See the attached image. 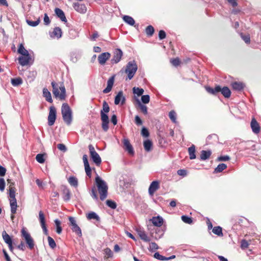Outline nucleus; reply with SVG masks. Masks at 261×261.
I'll return each mask as SVG.
<instances>
[{
	"label": "nucleus",
	"mask_w": 261,
	"mask_h": 261,
	"mask_svg": "<svg viewBox=\"0 0 261 261\" xmlns=\"http://www.w3.org/2000/svg\"><path fill=\"white\" fill-rule=\"evenodd\" d=\"M107 205L112 209H115L117 207V204L116 202L111 200H107L106 201Z\"/></svg>",
	"instance_id": "50"
},
{
	"label": "nucleus",
	"mask_w": 261,
	"mask_h": 261,
	"mask_svg": "<svg viewBox=\"0 0 261 261\" xmlns=\"http://www.w3.org/2000/svg\"><path fill=\"white\" fill-rule=\"evenodd\" d=\"M181 220L186 223L187 224H191L193 222V220L191 217H188L187 216H182Z\"/></svg>",
	"instance_id": "49"
},
{
	"label": "nucleus",
	"mask_w": 261,
	"mask_h": 261,
	"mask_svg": "<svg viewBox=\"0 0 261 261\" xmlns=\"http://www.w3.org/2000/svg\"><path fill=\"white\" fill-rule=\"evenodd\" d=\"M63 198L65 201H68L71 198V193L68 188L65 186L62 187Z\"/></svg>",
	"instance_id": "21"
},
{
	"label": "nucleus",
	"mask_w": 261,
	"mask_h": 261,
	"mask_svg": "<svg viewBox=\"0 0 261 261\" xmlns=\"http://www.w3.org/2000/svg\"><path fill=\"white\" fill-rule=\"evenodd\" d=\"M249 244L248 242L245 240L241 241V247L242 249H246L248 247Z\"/></svg>",
	"instance_id": "61"
},
{
	"label": "nucleus",
	"mask_w": 261,
	"mask_h": 261,
	"mask_svg": "<svg viewBox=\"0 0 261 261\" xmlns=\"http://www.w3.org/2000/svg\"><path fill=\"white\" fill-rule=\"evenodd\" d=\"M53 93L54 96L59 98L60 100H65L66 98V89L63 83H56L52 82Z\"/></svg>",
	"instance_id": "1"
},
{
	"label": "nucleus",
	"mask_w": 261,
	"mask_h": 261,
	"mask_svg": "<svg viewBox=\"0 0 261 261\" xmlns=\"http://www.w3.org/2000/svg\"><path fill=\"white\" fill-rule=\"evenodd\" d=\"M220 92H221V93L225 97L228 98V88L227 87H224L222 88H221Z\"/></svg>",
	"instance_id": "54"
},
{
	"label": "nucleus",
	"mask_w": 261,
	"mask_h": 261,
	"mask_svg": "<svg viewBox=\"0 0 261 261\" xmlns=\"http://www.w3.org/2000/svg\"><path fill=\"white\" fill-rule=\"evenodd\" d=\"M48 245L52 249H54L56 247V244L54 240L50 236L47 237Z\"/></svg>",
	"instance_id": "48"
},
{
	"label": "nucleus",
	"mask_w": 261,
	"mask_h": 261,
	"mask_svg": "<svg viewBox=\"0 0 261 261\" xmlns=\"http://www.w3.org/2000/svg\"><path fill=\"white\" fill-rule=\"evenodd\" d=\"M73 7L74 10L79 13L84 14L87 11V8L85 5L79 3H74Z\"/></svg>",
	"instance_id": "16"
},
{
	"label": "nucleus",
	"mask_w": 261,
	"mask_h": 261,
	"mask_svg": "<svg viewBox=\"0 0 261 261\" xmlns=\"http://www.w3.org/2000/svg\"><path fill=\"white\" fill-rule=\"evenodd\" d=\"M159 182L157 180L152 181L148 189V193L149 195L153 196L154 192L159 189Z\"/></svg>",
	"instance_id": "17"
},
{
	"label": "nucleus",
	"mask_w": 261,
	"mask_h": 261,
	"mask_svg": "<svg viewBox=\"0 0 261 261\" xmlns=\"http://www.w3.org/2000/svg\"><path fill=\"white\" fill-rule=\"evenodd\" d=\"M141 100L144 103H148L150 100V97L148 95H142Z\"/></svg>",
	"instance_id": "57"
},
{
	"label": "nucleus",
	"mask_w": 261,
	"mask_h": 261,
	"mask_svg": "<svg viewBox=\"0 0 261 261\" xmlns=\"http://www.w3.org/2000/svg\"><path fill=\"white\" fill-rule=\"evenodd\" d=\"M90 155L93 162L96 166H99L101 164V159L98 153L95 150L94 147L90 144L88 146Z\"/></svg>",
	"instance_id": "7"
},
{
	"label": "nucleus",
	"mask_w": 261,
	"mask_h": 261,
	"mask_svg": "<svg viewBox=\"0 0 261 261\" xmlns=\"http://www.w3.org/2000/svg\"><path fill=\"white\" fill-rule=\"evenodd\" d=\"M57 148L61 151L65 152L67 150V148L63 144H59L57 145Z\"/></svg>",
	"instance_id": "62"
},
{
	"label": "nucleus",
	"mask_w": 261,
	"mask_h": 261,
	"mask_svg": "<svg viewBox=\"0 0 261 261\" xmlns=\"http://www.w3.org/2000/svg\"><path fill=\"white\" fill-rule=\"evenodd\" d=\"M10 204L11 206V213L15 214L17 207L16 199H10Z\"/></svg>",
	"instance_id": "30"
},
{
	"label": "nucleus",
	"mask_w": 261,
	"mask_h": 261,
	"mask_svg": "<svg viewBox=\"0 0 261 261\" xmlns=\"http://www.w3.org/2000/svg\"><path fill=\"white\" fill-rule=\"evenodd\" d=\"M5 188V181L4 178H0V190L3 191Z\"/></svg>",
	"instance_id": "60"
},
{
	"label": "nucleus",
	"mask_w": 261,
	"mask_h": 261,
	"mask_svg": "<svg viewBox=\"0 0 261 261\" xmlns=\"http://www.w3.org/2000/svg\"><path fill=\"white\" fill-rule=\"evenodd\" d=\"M95 182L100 195V199L103 201L107 198L108 195V185L106 181L102 180L98 175L95 178Z\"/></svg>",
	"instance_id": "3"
},
{
	"label": "nucleus",
	"mask_w": 261,
	"mask_h": 261,
	"mask_svg": "<svg viewBox=\"0 0 261 261\" xmlns=\"http://www.w3.org/2000/svg\"><path fill=\"white\" fill-rule=\"evenodd\" d=\"M212 231L214 233L217 234L218 236H221L223 234L222 228L220 226L214 227L212 229Z\"/></svg>",
	"instance_id": "41"
},
{
	"label": "nucleus",
	"mask_w": 261,
	"mask_h": 261,
	"mask_svg": "<svg viewBox=\"0 0 261 261\" xmlns=\"http://www.w3.org/2000/svg\"><path fill=\"white\" fill-rule=\"evenodd\" d=\"M229 5H231L234 9L231 11V13L236 14L240 11V9L236 8L238 3L237 0H229Z\"/></svg>",
	"instance_id": "28"
},
{
	"label": "nucleus",
	"mask_w": 261,
	"mask_h": 261,
	"mask_svg": "<svg viewBox=\"0 0 261 261\" xmlns=\"http://www.w3.org/2000/svg\"><path fill=\"white\" fill-rule=\"evenodd\" d=\"M166 33L164 31L161 30L159 33V37L160 40H162L166 38Z\"/></svg>",
	"instance_id": "63"
},
{
	"label": "nucleus",
	"mask_w": 261,
	"mask_h": 261,
	"mask_svg": "<svg viewBox=\"0 0 261 261\" xmlns=\"http://www.w3.org/2000/svg\"><path fill=\"white\" fill-rule=\"evenodd\" d=\"M231 85L233 90L238 91L242 90L245 86V84L241 82H233L231 83Z\"/></svg>",
	"instance_id": "22"
},
{
	"label": "nucleus",
	"mask_w": 261,
	"mask_h": 261,
	"mask_svg": "<svg viewBox=\"0 0 261 261\" xmlns=\"http://www.w3.org/2000/svg\"><path fill=\"white\" fill-rule=\"evenodd\" d=\"M45 155V154H42V153H39L37 154L36 156V161L41 164L44 163L45 162V159L44 156Z\"/></svg>",
	"instance_id": "42"
},
{
	"label": "nucleus",
	"mask_w": 261,
	"mask_h": 261,
	"mask_svg": "<svg viewBox=\"0 0 261 261\" xmlns=\"http://www.w3.org/2000/svg\"><path fill=\"white\" fill-rule=\"evenodd\" d=\"M69 221L70 222V225L71 226V229L73 232H75L79 236H82V231L79 226L77 225L76 221L74 217H69Z\"/></svg>",
	"instance_id": "9"
},
{
	"label": "nucleus",
	"mask_w": 261,
	"mask_h": 261,
	"mask_svg": "<svg viewBox=\"0 0 261 261\" xmlns=\"http://www.w3.org/2000/svg\"><path fill=\"white\" fill-rule=\"evenodd\" d=\"M169 117L173 123H176V114L174 111L169 112Z\"/></svg>",
	"instance_id": "46"
},
{
	"label": "nucleus",
	"mask_w": 261,
	"mask_h": 261,
	"mask_svg": "<svg viewBox=\"0 0 261 261\" xmlns=\"http://www.w3.org/2000/svg\"><path fill=\"white\" fill-rule=\"evenodd\" d=\"M21 236L24 238L29 248L31 250L34 247L35 244L33 238L30 234L27 231L25 228H23L21 230Z\"/></svg>",
	"instance_id": "6"
},
{
	"label": "nucleus",
	"mask_w": 261,
	"mask_h": 261,
	"mask_svg": "<svg viewBox=\"0 0 261 261\" xmlns=\"http://www.w3.org/2000/svg\"><path fill=\"white\" fill-rule=\"evenodd\" d=\"M123 20L127 24L133 26L135 23V21L134 18L128 15H124L123 17Z\"/></svg>",
	"instance_id": "33"
},
{
	"label": "nucleus",
	"mask_w": 261,
	"mask_h": 261,
	"mask_svg": "<svg viewBox=\"0 0 261 261\" xmlns=\"http://www.w3.org/2000/svg\"><path fill=\"white\" fill-rule=\"evenodd\" d=\"M69 184L74 187H77L78 186L77 179L74 176H70L68 180Z\"/></svg>",
	"instance_id": "36"
},
{
	"label": "nucleus",
	"mask_w": 261,
	"mask_h": 261,
	"mask_svg": "<svg viewBox=\"0 0 261 261\" xmlns=\"http://www.w3.org/2000/svg\"><path fill=\"white\" fill-rule=\"evenodd\" d=\"M111 54L108 52L103 53L99 55L98 60L101 65H103L110 58Z\"/></svg>",
	"instance_id": "20"
},
{
	"label": "nucleus",
	"mask_w": 261,
	"mask_h": 261,
	"mask_svg": "<svg viewBox=\"0 0 261 261\" xmlns=\"http://www.w3.org/2000/svg\"><path fill=\"white\" fill-rule=\"evenodd\" d=\"M18 60L19 63L23 66L32 64L34 62V60L30 54H27V55H22V56L18 58Z\"/></svg>",
	"instance_id": "8"
},
{
	"label": "nucleus",
	"mask_w": 261,
	"mask_h": 261,
	"mask_svg": "<svg viewBox=\"0 0 261 261\" xmlns=\"http://www.w3.org/2000/svg\"><path fill=\"white\" fill-rule=\"evenodd\" d=\"M138 66L134 60L128 62L125 70V72L127 75V79L131 80L135 75Z\"/></svg>",
	"instance_id": "5"
},
{
	"label": "nucleus",
	"mask_w": 261,
	"mask_h": 261,
	"mask_svg": "<svg viewBox=\"0 0 261 261\" xmlns=\"http://www.w3.org/2000/svg\"><path fill=\"white\" fill-rule=\"evenodd\" d=\"M159 249V246L155 242H151L149 244L148 249L151 252H153L155 250Z\"/></svg>",
	"instance_id": "47"
},
{
	"label": "nucleus",
	"mask_w": 261,
	"mask_h": 261,
	"mask_svg": "<svg viewBox=\"0 0 261 261\" xmlns=\"http://www.w3.org/2000/svg\"><path fill=\"white\" fill-rule=\"evenodd\" d=\"M141 135L145 137H148L149 135L148 130L145 127H143L141 130Z\"/></svg>",
	"instance_id": "59"
},
{
	"label": "nucleus",
	"mask_w": 261,
	"mask_h": 261,
	"mask_svg": "<svg viewBox=\"0 0 261 261\" xmlns=\"http://www.w3.org/2000/svg\"><path fill=\"white\" fill-rule=\"evenodd\" d=\"M227 168V165L224 163L220 164L215 169L214 173H220Z\"/></svg>",
	"instance_id": "37"
},
{
	"label": "nucleus",
	"mask_w": 261,
	"mask_h": 261,
	"mask_svg": "<svg viewBox=\"0 0 261 261\" xmlns=\"http://www.w3.org/2000/svg\"><path fill=\"white\" fill-rule=\"evenodd\" d=\"M61 113L64 121L69 125L72 121V111L66 103H64L62 106Z\"/></svg>",
	"instance_id": "4"
},
{
	"label": "nucleus",
	"mask_w": 261,
	"mask_h": 261,
	"mask_svg": "<svg viewBox=\"0 0 261 261\" xmlns=\"http://www.w3.org/2000/svg\"><path fill=\"white\" fill-rule=\"evenodd\" d=\"M125 98L123 95L122 91H119L117 95L115 96L114 103L115 105H118L121 103L123 105L125 103Z\"/></svg>",
	"instance_id": "19"
},
{
	"label": "nucleus",
	"mask_w": 261,
	"mask_h": 261,
	"mask_svg": "<svg viewBox=\"0 0 261 261\" xmlns=\"http://www.w3.org/2000/svg\"><path fill=\"white\" fill-rule=\"evenodd\" d=\"M2 237L5 242L8 244L9 250L11 251H13V242L10 236L6 232L5 230H4L2 232Z\"/></svg>",
	"instance_id": "13"
},
{
	"label": "nucleus",
	"mask_w": 261,
	"mask_h": 261,
	"mask_svg": "<svg viewBox=\"0 0 261 261\" xmlns=\"http://www.w3.org/2000/svg\"><path fill=\"white\" fill-rule=\"evenodd\" d=\"M55 223L56 226V232L57 233L60 234L62 230V227L61 226V222L59 220L56 219L55 220Z\"/></svg>",
	"instance_id": "44"
},
{
	"label": "nucleus",
	"mask_w": 261,
	"mask_h": 261,
	"mask_svg": "<svg viewBox=\"0 0 261 261\" xmlns=\"http://www.w3.org/2000/svg\"><path fill=\"white\" fill-rule=\"evenodd\" d=\"M39 219L44 234L47 235L48 230L45 225V217L42 211H40L39 213Z\"/></svg>",
	"instance_id": "15"
},
{
	"label": "nucleus",
	"mask_w": 261,
	"mask_h": 261,
	"mask_svg": "<svg viewBox=\"0 0 261 261\" xmlns=\"http://www.w3.org/2000/svg\"><path fill=\"white\" fill-rule=\"evenodd\" d=\"M56 119V110L55 107H51L49 109V115L48 116V124L52 126Z\"/></svg>",
	"instance_id": "10"
},
{
	"label": "nucleus",
	"mask_w": 261,
	"mask_h": 261,
	"mask_svg": "<svg viewBox=\"0 0 261 261\" xmlns=\"http://www.w3.org/2000/svg\"><path fill=\"white\" fill-rule=\"evenodd\" d=\"M145 32L148 36H151L154 32V29L152 26L148 25L146 28Z\"/></svg>",
	"instance_id": "43"
},
{
	"label": "nucleus",
	"mask_w": 261,
	"mask_h": 261,
	"mask_svg": "<svg viewBox=\"0 0 261 261\" xmlns=\"http://www.w3.org/2000/svg\"><path fill=\"white\" fill-rule=\"evenodd\" d=\"M143 145H144L145 150L146 151L148 152V151H150L151 149V148L152 146V143L150 140H146L144 142Z\"/></svg>",
	"instance_id": "34"
},
{
	"label": "nucleus",
	"mask_w": 261,
	"mask_h": 261,
	"mask_svg": "<svg viewBox=\"0 0 261 261\" xmlns=\"http://www.w3.org/2000/svg\"><path fill=\"white\" fill-rule=\"evenodd\" d=\"M133 90L134 93L137 94L138 96L142 95L144 92L143 89L138 87H134Z\"/></svg>",
	"instance_id": "45"
},
{
	"label": "nucleus",
	"mask_w": 261,
	"mask_h": 261,
	"mask_svg": "<svg viewBox=\"0 0 261 261\" xmlns=\"http://www.w3.org/2000/svg\"><path fill=\"white\" fill-rule=\"evenodd\" d=\"M241 37L242 39L246 43H249L250 41V37L249 35H244L242 33L241 34Z\"/></svg>",
	"instance_id": "53"
},
{
	"label": "nucleus",
	"mask_w": 261,
	"mask_h": 261,
	"mask_svg": "<svg viewBox=\"0 0 261 261\" xmlns=\"http://www.w3.org/2000/svg\"><path fill=\"white\" fill-rule=\"evenodd\" d=\"M153 256L155 258L160 260H166V257L161 255L159 252H155Z\"/></svg>",
	"instance_id": "55"
},
{
	"label": "nucleus",
	"mask_w": 261,
	"mask_h": 261,
	"mask_svg": "<svg viewBox=\"0 0 261 261\" xmlns=\"http://www.w3.org/2000/svg\"><path fill=\"white\" fill-rule=\"evenodd\" d=\"M9 192L10 199H16L15 198V188L10 185Z\"/></svg>",
	"instance_id": "40"
},
{
	"label": "nucleus",
	"mask_w": 261,
	"mask_h": 261,
	"mask_svg": "<svg viewBox=\"0 0 261 261\" xmlns=\"http://www.w3.org/2000/svg\"><path fill=\"white\" fill-rule=\"evenodd\" d=\"M18 53L21 54V55H27V54H29V51L25 49L24 46L22 44H20L17 50Z\"/></svg>",
	"instance_id": "39"
},
{
	"label": "nucleus",
	"mask_w": 261,
	"mask_h": 261,
	"mask_svg": "<svg viewBox=\"0 0 261 261\" xmlns=\"http://www.w3.org/2000/svg\"><path fill=\"white\" fill-rule=\"evenodd\" d=\"M43 95L47 101L50 103L53 102L51 93L46 88H44L43 89Z\"/></svg>",
	"instance_id": "27"
},
{
	"label": "nucleus",
	"mask_w": 261,
	"mask_h": 261,
	"mask_svg": "<svg viewBox=\"0 0 261 261\" xmlns=\"http://www.w3.org/2000/svg\"><path fill=\"white\" fill-rule=\"evenodd\" d=\"M188 152L191 160H193L196 158L195 147L194 145H192L188 148Z\"/></svg>",
	"instance_id": "31"
},
{
	"label": "nucleus",
	"mask_w": 261,
	"mask_h": 261,
	"mask_svg": "<svg viewBox=\"0 0 261 261\" xmlns=\"http://www.w3.org/2000/svg\"><path fill=\"white\" fill-rule=\"evenodd\" d=\"M212 154L210 150H202L200 154V160L204 161L208 159Z\"/></svg>",
	"instance_id": "29"
},
{
	"label": "nucleus",
	"mask_w": 261,
	"mask_h": 261,
	"mask_svg": "<svg viewBox=\"0 0 261 261\" xmlns=\"http://www.w3.org/2000/svg\"><path fill=\"white\" fill-rule=\"evenodd\" d=\"M136 230L142 240L145 242H149L151 241L150 237L148 236L147 234L143 228L140 227H137Z\"/></svg>",
	"instance_id": "11"
},
{
	"label": "nucleus",
	"mask_w": 261,
	"mask_h": 261,
	"mask_svg": "<svg viewBox=\"0 0 261 261\" xmlns=\"http://www.w3.org/2000/svg\"><path fill=\"white\" fill-rule=\"evenodd\" d=\"M91 195L93 199L96 200H98V196L96 194V190L95 187H93L91 189Z\"/></svg>",
	"instance_id": "56"
},
{
	"label": "nucleus",
	"mask_w": 261,
	"mask_h": 261,
	"mask_svg": "<svg viewBox=\"0 0 261 261\" xmlns=\"http://www.w3.org/2000/svg\"><path fill=\"white\" fill-rule=\"evenodd\" d=\"M105 253L108 258L111 257L113 256V252L109 248L105 249Z\"/></svg>",
	"instance_id": "58"
},
{
	"label": "nucleus",
	"mask_w": 261,
	"mask_h": 261,
	"mask_svg": "<svg viewBox=\"0 0 261 261\" xmlns=\"http://www.w3.org/2000/svg\"><path fill=\"white\" fill-rule=\"evenodd\" d=\"M114 82V76L111 77L107 82V86L103 90L104 93H108L110 92L112 88Z\"/></svg>",
	"instance_id": "23"
},
{
	"label": "nucleus",
	"mask_w": 261,
	"mask_h": 261,
	"mask_svg": "<svg viewBox=\"0 0 261 261\" xmlns=\"http://www.w3.org/2000/svg\"><path fill=\"white\" fill-rule=\"evenodd\" d=\"M62 32L59 27H56L54 28V31L50 34V36L51 38H60L62 37Z\"/></svg>",
	"instance_id": "25"
},
{
	"label": "nucleus",
	"mask_w": 261,
	"mask_h": 261,
	"mask_svg": "<svg viewBox=\"0 0 261 261\" xmlns=\"http://www.w3.org/2000/svg\"><path fill=\"white\" fill-rule=\"evenodd\" d=\"M87 218L88 220L95 219L97 221H100L99 217L93 212H91L87 215Z\"/></svg>",
	"instance_id": "35"
},
{
	"label": "nucleus",
	"mask_w": 261,
	"mask_h": 261,
	"mask_svg": "<svg viewBox=\"0 0 261 261\" xmlns=\"http://www.w3.org/2000/svg\"><path fill=\"white\" fill-rule=\"evenodd\" d=\"M250 126L254 134H258L259 133L260 127L259 123L254 118H253L251 121Z\"/></svg>",
	"instance_id": "14"
},
{
	"label": "nucleus",
	"mask_w": 261,
	"mask_h": 261,
	"mask_svg": "<svg viewBox=\"0 0 261 261\" xmlns=\"http://www.w3.org/2000/svg\"><path fill=\"white\" fill-rule=\"evenodd\" d=\"M27 22L30 26L36 27L39 24V23L40 22V19H39V18H38L37 20L36 21L27 20Z\"/></svg>",
	"instance_id": "51"
},
{
	"label": "nucleus",
	"mask_w": 261,
	"mask_h": 261,
	"mask_svg": "<svg viewBox=\"0 0 261 261\" xmlns=\"http://www.w3.org/2000/svg\"><path fill=\"white\" fill-rule=\"evenodd\" d=\"M11 81L12 85L14 87L18 86L22 83V80L20 77L12 79Z\"/></svg>",
	"instance_id": "38"
},
{
	"label": "nucleus",
	"mask_w": 261,
	"mask_h": 261,
	"mask_svg": "<svg viewBox=\"0 0 261 261\" xmlns=\"http://www.w3.org/2000/svg\"><path fill=\"white\" fill-rule=\"evenodd\" d=\"M109 111V106L106 101H104L102 103V109L100 111V117L102 122L101 127L105 132H107L109 129V120L107 113Z\"/></svg>",
	"instance_id": "2"
},
{
	"label": "nucleus",
	"mask_w": 261,
	"mask_h": 261,
	"mask_svg": "<svg viewBox=\"0 0 261 261\" xmlns=\"http://www.w3.org/2000/svg\"><path fill=\"white\" fill-rule=\"evenodd\" d=\"M122 55L123 52L120 49L117 48L115 49L114 52L113 57L111 60L112 63L113 64L118 63L121 60Z\"/></svg>",
	"instance_id": "12"
},
{
	"label": "nucleus",
	"mask_w": 261,
	"mask_h": 261,
	"mask_svg": "<svg viewBox=\"0 0 261 261\" xmlns=\"http://www.w3.org/2000/svg\"><path fill=\"white\" fill-rule=\"evenodd\" d=\"M150 221L154 226L158 227L161 226L163 224V219L160 216L153 217Z\"/></svg>",
	"instance_id": "24"
},
{
	"label": "nucleus",
	"mask_w": 261,
	"mask_h": 261,
	"mask_svg": "<svg viewBox=\"0 0 261 261\" xmlns=\"http://www.w3.org/2000/svg\"><path fill=\"white\" fill-rule=\"evenodd\" d=\"M206 91L211 94H215L216 93L220 92L221 90V87L220 86H217L215 88H212L209 87H206Z\"/></svg>",
	"instance_id": "32"
},
{
	"label": "nucleus",
	"mask_w": 261,
	"mask_h": 261,
	"mask_svg": "<svg viewBox=\"0 0 261 261\" xmlns=\"http://www.w3.org/2000/svg\"><path fill=\"white\" fill-rule=\"evenodd\" d=\"M124 149L130 155L134 154V150L129 140L127 139L123 140Z\"/></svg>",
	"instance_id": "18"
},
{
	"label": "nucleus",
	"mask_w": 261,
	"mask_h": 261,
	"mask_svg": "<svg viewBox=\"0 0 261 261\" xmlns=\"http://www.w3.org/2000/svg\"><path fill=\"white\" fill-rule=\"evenodd\" d=\"M139 106L141 111V112L145 115L147 114V107L143 104H142L140 102H139Z\"/></svg>",
	"instance_id": "52"
},
{
	"label": "nucleus",
	"mask_w": 261,
	"mask_h": 261,
	"mask_svg": "<svg viewBox=\"0 0 261 261\" xmlns=\"http://www.w3.org/2000/svg\"><path fill=\"white\" fill-rule=\"evenodd\" d=\"M171 63L174 66H177L179 64L180 61H179V59H178V58L173 59L171 60Z\"/></svg>",
	"instance_id": "64"
},
{
	"label": "nucleus",
	"mask_w": 261,
	"mask_h": 261,
	"mask_svg": "<svg viewBox=\"0 0 261 261\" xmlns=\"http://www.w3.org/2000/svg\"><path fill=\"white\" fill-rule=\"evenodd\" d=\"M55 12L57 16L63 22H66L67 19L64 12L60 8H56Z\"/></svg>",
	"instance_id": "26"
}]
</instances>
